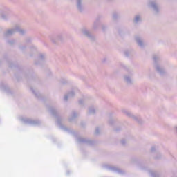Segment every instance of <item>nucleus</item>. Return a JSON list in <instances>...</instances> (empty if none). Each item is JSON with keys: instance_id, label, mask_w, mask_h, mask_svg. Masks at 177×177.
<instances>
[{"instance_id": "obj_1", "label": "nucleus", "mask_w": 177, "mask_h": 177, "mask_svg": "<svg viewBox=\"0 0 177 177\" xmlns=\"http://www.w3.org/2000/svg\"><path fill=\"white\" fill-rule=\"evenodd\" d=\"M136 21H138V20H139V17H136Z\"/></svg>"}]
</instances>
